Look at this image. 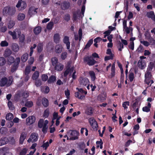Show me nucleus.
<instances>
[{"mask_svg": "<svg viewBox=\"0 0 155 155\" xmlns=\"http://www.w3.org/2000/svg\"><path fill=\"white\" fill-rule=\"evenodd\" d=\"M13 78L12 76H10L8 77L2 78L0 81V86L1 87H9L11 86L13 82Z\"/></svg>", "mask_w": 155, "mask_h": 155, "instance_id": "f257e3e1", "label": "nucleus"}, {"mask_svg": "<svg viewBox=\"0 0 155 155\" xmlns=\"http://www.w3.org/2000/svg\"><path fill=\"white\" fill-rule=\"evenodd\" d=\"M16 12L15 7L8 6L4 8L3 10V13L4 15H14Z\"/></svg>", "mask_w": 155, "mask_h": 155, "instance_id": "f03ea898", "label": "nucleus"}, {"mask_svg": "<svg viewBox=\"0 0 155 155\" xmlns=\"http://www.w3.org/2000/svg\"><path fill=\"white\" fill-rule=\"evenodd\" d=\"M76 89L78 90V91L75 93V97L80 99H84L85 96V95L87 94V91H84L82 88H79L77 87Z\"/></svg>", "mask_w": 155, "mask_h": 155, "instance_id": "7ed1b4c3", "label": "nucleus"}, {"mask_svg": "<svg viewBox=\"0 0 155 155\" xmlns=\"http://www.w3.org/2000/svg\"><path fill=\"white\" fill-rule=\"evenodd\" d=\"M20 62V58L18 57L15 59V62L12 66L11 71L12 73H14L18 68L19 64Z\"/></svg>", "mask_w": 155, "mask_h": 155, "instance_id": "20e7f679", "label": "nucleus"}, {"mask_svg": "<svg viewBox=\"0 0 155 155\" xmlns=\"http://www.w3.org/2000/svg\"><path fill=\"white\" fill-rule=\"evenodd\" d=\"M38 137L37 133L33 132L31 134L27 141L28 143H30L31 142L32 143H35L38 140Z\"/></svg>", "mask_w": 155, "mask_h": 155, "instance_id": "39448f33", "label": "nucleus"}, {"mask_svg": "<svg viewBox=\"0 0 155 155\" xmlns=\"http://www.w3.org/2000/svg\"><path fill=\"white\" fill-rule=\"evenodd\" d=\"M89 122L92 127L94 129L97 130L98 125L97 122L93 117H91L89 119Z\"/></svg>", "mask_w": 155, "mask_h": 155, "instance_id": "423d86ee", "label": "nucleus"}, {"mask_svg": "<svg viewBox=\"0 0 155 155\" xmlns=\"http://www.w3.org/2000/svg\"><path fill=\"white\" fill-rule=\"evenodd\" d=\"M110 67H111V77L113 78L115 75V64L114 63L112 65L111 63H110L108 66L106 68V71H108V69Z\"/></svg>", "mask_w": 155, "mask_h": 155, "instance_id": "0eeeda50", "label": "nucleus"}, {"mask_svg": "<svg viewBox=\"0 0 155 155\" xmlns=\"http://www.w3.org/2000/svg\"><path fill=\"white\" fill-rule=\"evenodd\" d=\"M71 133L70 134V137L69 140H74L78 139V136L79 133L77 131L75 130H71Z\"/></svg>", "mask_w": 155, "mask_h": 155, "instance_id": "6e6552de", "label": "nucleus"}, {"mask_svg": "<svg viewBox=\"0 0 155 155\" xmlns=\"http://www.w3.org/2000/svg\"><path fill=\"white\" fill-rule=\"evenodd\" d=\"M35 117L33 116H31L28 117L26 119L27 124L30 125L33 124L35 121Z\"/></svg>", "mask_w": 155, "mask_h": 155, "instance_id": "1a4fd4ad", "label": "nucleus"}, {"mask_svg": "<svg viewBox=\"0 0 155 155\" xmlns=\"http://www.w3.org/2000/svg\"><path fill=\"white\" fill-rule=\"evenodd\" d=\"M16 7L18 8L21 7L20 10H23L26 8V4L25 1H19L16 5Z\"/></svg>", "mask_w": 155, "mask_h": 155, "instance_id": "9d476101", "label": "nucleus"}, {"mask_svg": "<svg viewBox=\"0 0 155 155\" xmlns=\"http://www.w3.org/2000/svg\"><path fill=\"white\" fill-rule=\"evenodd\" d=\"M79 81L81 85L85 86L88 84L89 82L88 78L81 77H80Z\"/></svg>", "mask_w": 155, "mask_h": 155, "instance_id": "9b49d317", "label": "nucleus"}, {"mask_svg": "<svg viewBox=\"0 0 155 155\" xmlns=\"http://www.w3.org/2000/svg\"><path fill=\"white\" fill-rule=\"evenodd\" d=\"M70 6V5L69 2L64 1L61 3V7L62 10H65L68 8Z\"/></svg>", "mask_w": 155, "mask_h": 155, "instance_id": "f8f14e48", "label": "nucleus"}, {"mask_svg": "<svg viewBox=\"0 0 155 155\" xmlns=\"http://www.w3.org/2000/svg\"><path fill=\"white\" fill-rule=\"evenodd\" d=\"M63 42L66 45L67 48L69 49L70 47V42L69 41V37L67 36H64L63 40Z\"/></svg>", "mask_w": 155, "mask_h": 155, "instance_id": "ddd939ff", "label": "nucleus"}, {"mask_svg": "<svg viewBox=\"0 0 155 155\" xmlns=\"http://www.w3.org/2000/svg\"><path fill=\"white\" fill-rule=\"evenodd\" d=\"M27 134L24 132H22L20 135L19 138V143L20 144H23L24 140L26 139Z\"/></svg>", "mask_w": 155, "mask_h": 155, "instance_id": "4468645a", "label": "nucleus"}, {"mask_svg": "<svg viewBox=\"0 0 155 155\" xmlns=\"http://www.w3.org/2000/svg\"><path fill=\"white\" fill-rule=\"evenodd\" d=\"M17 31L18 32V35L19 36V40L20 42L21 43H23L25 41V36L24 34H22L21 35V32L19 30H17Z\"/></svg>", "mask_w": 155, "mask_h": 155, "instance_id": "2eb2a0df", "label": "nucleus"}, {"mask_svg": "<svg viewBox=\"0 0 155 155\" xmlns=\"http://www.w3.org/2000/svg\"><path fill=\"white\" fill-rule=\"evenodd\" d=\"M9 141L8 138L6 137H2L0 140V146L7 143Z\"/></svg>", "mask_w": 155, "mask_h": 155, "instance_id": "dca6fc26", "label": "nucleus"}, {"mask_svg": "<svg viewBox=\"0 0 155 155\" xmlns=\"http://www.w3.org/2000/svg\"><path fill=\"white\" fill-rule=\"evenodd\" d=\"M82 37V31L81 28H80L78 31V36L77 35H74V39L76 41L78 40V39L79 41H80Z\"/></svg>", "mask_w": 155, "mask_h": 155, "instance_id": "f3484780", "label": "nucleus"}, {"mask_svg": "<svg viewBox=\"0 0 155 155\" xmlns=\"http://www.w3.org/2000/svg\"><path fill=\"white\" fill-rule=\"evenodd\" d=\"M145 64L144 61H143L141 60H140L137 63V65L138 67L141 69H143L144 68V65Z\"/></svg>", "mask_w": 155, "mask_h": 155, "instance_id": "a211bd4d", "label": "nucleus"}, {"mask_svg": "<svg viewBox=\"0 0 155 155\" xmlns=\"http://www.w3.org/2000/svg\"><path fill=\"white\" fill-rule=\"evenodd\" d=\"M147 16L148 18H151L154 21H155V15L153 11L148 12L147 13Z\"/></svg>", "mask_w": 155, "mask_h": 155, "instance_id": "6ab92c4d", "label": "nucleus"}, {"mask_svg": "<svg viewBox=\"0 0 155 155\" xmlns=\"http://www.w3.org/2000/svg\"><path fill=\"white\" fill-rule=\"evenodd\" d=\"M55 51L57 53H61L62 50V46L61 44L57 45L55 47Z\"/></svg>", "mask_w": 155, "mask_h": 155, "instance_id": "aec40b11", "label": "nucleus"}, {"mask_svg": "<svg viewBox=\"0 0 155 155\" xmlns=\"http://www.w3.org/2000/svg\"><path fill=\"white\" fill-rule=\"evenodd\" d=\"M64 65L61 64H57L55 66V69L57 71H60L64 68Z\"/></svg>", "mask_w": 155, "mask_h": 155, "instance_id": "412c9836", "label": "nucleus"}, {"mask_svg": "<svg viewBox=\"0 0 155 155\" xmlns=\"http://www.w3.org/2000/svg\"><path fill=\"white\" fill-rule=\"evenodd\" d=\"M42 103L45 107H47L49 105L48 100L45 97H44L42 99Z\"/></svg>", "mask_w": 155, "mask_h": 155, "instance_id": "4be33fe9", "label": "nucleus"}, {"mask_svg": "<svg viewBox=\"0 0 155 155\" xmlns=\"http://www.w3.org/2000/svg\"><path fill=\"white\" fill-rule=\"evenodd\" d=\"M53 39L54 41L56 43H59L60 41V36L59 34L56 33L54 35Z\"/></svg>", "mask_w": 155, "mask_h": 155, "instance_id": "5701e85b", "label": "nucleus"}, {"mask_svg": "<svg viewBox=\"0 0 155 155\" xmlns=\"http://www.w3.org/2000/svg\"><path fill=\"white\" fill-rule=\"evenodd\" d=\"M41 28L40 26H38L35 28L34 29V32L35 34L37 35L41 32Z\"/></svg>", "mask_w": 155, "mask_h": 155, "instance_id": "b1692460", "label": "nucleus"}, {"mask_svg": "<svg viewBox=\"0 0 155 155\" xmlns=\"http://www.w3.org/2000/svg\"><path fill=\"white\" fill-rule=\"evenodd\" d=\"M149 42L151 45H155V40L152 37H151L150 35L147 38Z\"/></svg>", "mask_w": 155, "mask_h": 155, "instance_id": "393cba45", "label": "nucleus"}, {"mask_svg": "<svg viewBox=\"0 0 155 155\" xmlns=\"http://www.w3.org/2000/svg\"><path fill=\"white\" fill-rule=\"evenodd\" d=\"M12 54V51L9 49H6L4 54V56L5 57L7 58L10 56Z\"/></svg>", "mask_w": 155, "mask_h": 155, "instance_id": "a878e982", "label": "nucleus"}, {"mask_svg": "<svg viewBox=\"0 0 155 155\" xmlns=\"http://www.w3.org/2000/svg\"><path fill=\"white\" fill-rule=\"evenodd\" d=\"M28 57V53H26L24 54L21 57V60L23 62H25Z\"/></svg>", "mask_w": 155, "mask_h": 155, "instance_id": "bb28decb", "label": "nucleus"}, {"mask_svg": "<svg viewBox=\"0 0 155 155\" xmlns=\"http://www.w3.org/2000/svg\"><path fill=\"white\" fill-rule=\"evenodd\" d=\"M56 80V77L53 76L51 75L48 80V82L49 84H51L54 82Z\"/></svg>", "mask_w": 155, "mask_h": 155, "instance_id": "cd10ccee", "label": "nucleus"}, {"mask_svg": "<svg viewBox=\"0 0 155 155\" xmlns=\"http://www.w3.org/2000/svg\"><path fill=\"white\" fill-rule=\"evenodd\" d=\"M15 62V59L12 56H10L8 58V64L10 65L14 63Z\"/></svg>", "mask_w": 155, "mask_h": 155, "instance_id": "c85d7f7f", "label": "nucleus"}, {"mask_svg": "<svg viewBox=\"0 0 155 155\" xmlns=\"http://www.w3.org/2000/svg\"><path fill=\"white\" fill-rule=\"evenodd\" d=\"M153 68H155V64L153 62H150L148 66L147 70L149 71H151Z\"/></svg>", "mask_w": 155, "mask_h": 155, "instance_id": "c756f323", "label": "nucleus"}, {"mask_svg": "<svg viewBox=\"0 0 155 155\" xmlns=\"http://www.w3.org/2000/svg\"><path fill=\"white\" fill-rule=\"evenodd\" d=\"M93 113L92 108L91 107H88L86 110V113L88 115H91Z\"/></svg>", "mask_w": 155, "mask_h": 155, "instance_id": "7c9ffc66", "label": "nucleus"}, {"mask_svg": "<svg viewBox=\"0 0 155 155\" xmlns=\"http://www.w3.org/2000/svg\"><path fill=\"white\" fill-rule=\"evenodd\" d=\"M50 113L49 109V108H47L44 111L43 117L45 118H47L49 116Z\"/></svg>", "mask_w": 155, "mask_h": 155, "instance_id": "2f4dec72", "label": "nucleus"}, {"mask_svg": "<svg viewBox=\"0 0 155 155\" xmlns=\"http://www.w3.org/2000/svg\"><path fill=\"white\" fill-rule=\"evenodd\" d=\"M43 44L40 43L38 44L37 46V51L38 53H41L43 50Z\"/></svg>", "mask_w": 155, "mask_h": 155, "instance_id": "473e14b6", "label": "nucleus"}, {"mask_svg": "<svg viewBox=\"0 0 155 155\" xmlns=\"http://www.w3.org/2000/svg\"><path fill=\"white\" fill-rule=\"evenodd\" d=\"M39 72L38 71H35L32 75V78L33 80H36L39 77Z\"/></svg>", "mask_w": 155, "mask_h": 155, "instance_id": "72a5a7b5", "label": "nucleus"}, {"mask_svg": "<svg viewBox=\"0 0 155 155\" xmlns=\"http://www.w3.org/2000/svg\"><path fill=\"white\" fill-rule=\"evenodd\" d=\"M89 75L91 78V80L93 81H94L96 79L95 74L93 71H90L89 72Z\"/></svg>", "mask_w": 155, "mask_h": 155, "instance_id": "f704fd0d", "label": "nucleus"}, {"mask_svg": "<svg viewBox=\"0 0 155 155\" xmlns=\"http://www.w3.org/2000/svg\"><path fill=\"white\" fill-rule=\"evenodd\" d=\"M93 43V40L92 39H91L89 40L87 42L86 45L85 47L84 48V49H87L89 48L90 47L91 45Z\"/></svg>", "mask_w": 155, "mask_h": 155, "instance_id": "c9c22d12", "label": "nucleus"}, {"mask_svg": "<svg viewBox=\"0 0 155 155\" xmlns=\"http://www.w3.org/2000/svg\"><path fill=\"white\" fill-rule=\"evenodd\" d=\"M92 59L91 56H87L84 57L83 59V61L85 63H86L87 64L88 62Z\"/></svg>", "mask_w": 155, "mask_h": 155, "instance_id": "e433bc0d", "label": "nucleus"}, {"mask_svg": "<svg viewBox=\"0 0 155 155\" xmlns=\"http://www.w3.org/2000/svg\"><path fill=\"white\" fill-rule=\"evenodd\" d=\"M8 106L10 110H13L15 109L14 105H13L12 102L10 101H9L8 102Z\"/></svg>", "mask_w": 155, "mask_h": 155, "instance_id": "4c0bfd02", "label": "nucleus"}, {"mask_svg": "<svg viewBox=\"0 0 155 155\" xmlns=\"http://www.w3.org/2000/svg\"><path fill=\"white\" fill-rule=\"evenodd\" d=\"M8 34L12 36L13 39H15L17 38V34L15 31H9Z\"/></svg>", "mask_w": 155, "mask_h": 155, "instance_id": "58836bf2", "label": "nucleus"}, {"mask_svg": "<svg viewBox=\"0 0 155 155\" xmlns=\"http://www.w3.org/2000/svg\"><path fill=\"white\" fill-rule=\"evenodd\" d=\"M25 16L24 14L19 13L18 16V19L19 21H22L25 19Z\"/></svg>", "mask_w": 155, "mask_h": 155, "instance_id": "ea45409f", "label": "nucleus"}, {"mask_svg": "<svg viewBox=\"0 0 155 155\" xmlns=\"http://www.w3.org/2000/svg\"><path fill=\"white\" fill-rule=\"evenodd\" d=\"M13 118V115L11 113H9L7 114L6 116V119L8 120H10Z\"/></svg>", "mask_w": 155, "mask_h": 155, "instance_id": "a19ab883", "label": "nucleus"}, {"mask_svg": "<svg viewBox=\"0 0 155 155\" xmlns=\"http://www.w3.org/2000/svg\"><path fill=\"white\" fill-rule=\"evenodd\" d=\"M51 61L52 65L54 66L56 65L58 63V59L55 57L52 58L51 59Z\"/></svg>", "mask_w": 155, "mask_h": 155, "instance_id": "79ce46f5", "label": "nucleus"}, {"mask_svg": "<svg viewBox=\"0 0 155 155\" xmlns=\"http://www.w3.org/2000/svg\"><path fill=\"white\" fill-rule=\"evenodd\" d=\"M12 48L13 51L15 52L18 51L19 49L18 45L16 44H13L12 46Z\"/></svg>", "mask_w": 155, "mask_h": 155, "instance_id": "37998d69", "label": "nucleus"}, {"mask_svg": "<svg viewBox=\"0 0 155 155\" xmlns=\"http://www.w3.org/2000/svg\"><path fill=\"white\" fill-rule=\"evenodd\" d=\"M63 18L65 21L67 22H68L70 20L71 16L69 14L67 13L64 15Z\"/></svg>", "mask_w": 155, "mask_h": 155, "instance_id": "c03bdc74", "label": "nucleus"}, {"mask_svg": "<svg viewBox=\"0 0 155 155\" xmlns=\"http://www.w3.org/2000/svg\"><path fill=\"white\" fill-rule=\"evenodd\" d=\"M78 14L79 12L78 11L75 12L73 13V20L74 21H75L77 20Z\"/></svg>", "mask_w": 155, "mask_h": 155, "instance_id": "a18cd8bd", "label": "nucleus"}, {"mask_svg": "<svg viewBox=\"0 0 155 155\" xmlns=\"http://www.w3.org/2000/svg\"><path fill=\"white\" fill-rule=\"evenodd\" d=\"M54 25V23L52 21H50L49 22L47 26V28L48 30H51L52 28Z\"/></svg>", "mask_w": 155, "mask_h": 155, "instance_id": "49530a36", "label": "nucleus"}, {"mask_svg": "<svg viewBox=\"0 0 155 155\" xmlns=\"http://www.w3.org/2000/svg\"><path fill=\"white\" fill-rule=\"evenodd\" d=\"M78 146L80 149L82 150H83L86 147L85 144L84 142L79 143Z\"/></svg>", "mask_w": 155, "mask_h": 155, "instance_id": "de8ad7c7", "label": "nucleus"}, {"mask_svg": "<svg viewBox=\"0 0 155 155\" xmlns=\"http://www.w3.org/2000/svg\"><path fill=\"white\" fill-rule=\"evenodd\" d=\"M6 62V60L4 57H0V66H2L5 65Z\"/></svg>", "mask_w": 155, "mask_h": 155, "instance_id": "09e8293b", "label": "nucleus"}, {"mask_svg": "<svg viewBox=\"0 0 155 155\" xmlns=\"http://www.w3.org/2000/svg\"><path fill=\"white\" fill-rule=\"evenodd\" d=\"M31 71V68L30 66H27L25 70L24 73L25 75H28Z\"/></svg>", "mask_w": 155, "mask_h": 155, "instance_id": "8fccbe9b", "label": "nucleus"}, {"mask_svg": "<svg viewBox=\"0 0 155 155\" xmlns=\"http://www.w3.org/2000/svg\"><path fill=\"white\" fill-rule=\"evenodd\" d=\"M15 25L14 22L12 20H10L8 24V28H12Z\"/></svg>", "mask_w": 155, "mask_h": 155, "instance_id": "3c124183", "label": "nucleus"}, {"mask_svg": "<svg viewBox=\"0 0 155 155\" xmlns=\"http://www.w3.org/2000/svg\"><path fill=\"white\" fill-rule=\"evenodd\" d=\"M7 131V129L6 127H2L0 129V133L1 134H5Z\"/></svg>", "mask_w": 155, "mask_h": 155, "instance_id": "603ef678", "label": "nucleus"}, {"mask_svg": "<svg viewBox=\"0 0 155 155\" xmlns=\"http://www.w3.org/2000/svg\"><path fill=\"white\" fill-rule=\"evenodd\" d=\"M33 105V103L31 101H27L25 104V106L28 107H31Z\"/></svg>", "mask_w": 155, "mask_h": 155, "instance_id": "864d4df0", "label": "nucleus"}, {"mask_svg": "<svg viewBox=\"0 0 155 155\" xmlns=\"http://www.w3.org/2000/svg\"><path fill=\"white\" fill-rule=\"evenodd\" d=\"M9 141L10 143L12 144H15V138L13 137H9Z\"/></svg>", "mask_w": 155, "mask_h": 155, "instance_id": "5fc2aeb1", "label": "nucleus"}, {"mask_svg": "<svg viewBox=\"0 0 155 155\" xmlns=\"http://www.w3.org/2000/svg\"><path fill=\"white\" fill-rule=\"evenodd\" d=\"M129 78L130 82H131L133 81L134 78V74L133 72H130Z\"/></svg>", "mask_w": 155, "mask_h": 155, "instance_id": "6e6d98bb", "label": "nucleus"}, {"mask_svg": "<svg viewBox=\"0 0 155 155\" xmlns=\"http://www.w3.org/2000/svg\"><path fill=\"white\" fill-rule=\"evenodd\" d=\"M97 62V61H96L94 59H92L90 61L88 62V63L87 64L89 66H92L94 65Z\"/></svg>", "mask_w": 155, "mask_h": 155, "instance_id": "4d7b16f0", "label": "nucleus"}, {"mask_svg": "<svg viewBox=\"0 0 155 155\" xmlns=\"http://www.w3.org/2000/svg\"><path fill=\"white\" fill-rule=\"evenodd\" d=\"M0 45L2 47H6L8 45V43L6 41H2L0 43Z\"/></svg>", "mask_w": 155, "mask_h": 155, "instance_id": "13d9d810", "label": "nucleus"}, {"mask_svg": "<svg viewBox=\"0 0 155 155\" xmlns=\"http://www.w3.org/2000/svg\"><path fill=\"white\" fill-rule=\"evenodd\" d=\"M28 149L26 148H24L19 153V155H25Z\"/></svg>", "mask_w": 155, "mask_h": 155, "instance_id": "bf43d9fd", "label": "nucleus"}, {"mask_svg": "<svg viewBox=\"0 0 155 155\" xmlns=\"http://www.w3.org/2000/svg\"><path fill=\"white\" fill-rule=\"evenodd\" d=\"M68 55V53L66 52H63L61 54V59L63 60H65L66 58L67 57V56Z\"/></svg>", "mask_w": 155, "mask_h": 155, "instance_id": "052dcab7", "label": "nucleus"}, {"mask_svg": "<svg viewBox=\"0 0 155 155\" xmlns=\"http://www.w3.org/2000/svg\"><path fill=\"white\" fill-rule=\"evenodd\" d=\"M129 102L128 101H125L122 104V106L124 108V109H126L127 108V105H129Z\"/></svg>", "mask_w": 155, "mask_h": 155, "instance_id": "680f3d73", "label": "nucleus"}, {"mask_svg": "<svg viewBox=\"0 0 155 155\" xmlns=\"http://www.w3.org/2000/svg\"><path fill=\"white\" fill-rule=\"evenodd\" d=\"M138 101L136 99L135 102H134L132 105V107L134 110L137 107H138V106H138Z\"/></svg>", "mask_w": 155, "mask_h": 155, "instance_id": "e2e57ef3", "label": "nucleus"}, {"mask_svg": "<svg viewBox=\"0 0 155 155\" xmlns=\"http://www.w3.org/2000/svg\"><path fill=\"white\" fill-rule=\"evenodd\" d=\"M137 50L138 53H141L143 51L144 48L143 46L140 45L139 47L137 48Z\"/></svg>", "mask_w": 155, "mask_h": 155, "instance_id": "0e129e2a", "label": "nucleus"}, {"mask_svg": "<svg viewBox=\"0 0 155 155\" xmlns=\"http://www.w3.org/2000/svg\"><path fill=\"white\" fill-rule=\"evenodd\" d=\"M129 48L133 50L134 48V41H131L130 42V45L128 46Z\"/></svg>", "mask_w": 155, "mask_h": 155, "instance_id": "69168bd1", "label": "nucleus"}, {"mask_svg": "<svg viewBox=\"0 0 155 155\" xmlns=\"http://www.w3.org/2000/svg\"><path fill=\"white\" fill-rule=\"evenodd\" d=\"M47 127L46 124H44L43 126L42 131L44 133H46L47 132Z\"/></svg>", "mask_w": 155, "mask_h": 155, "instance_id": "338daca9", "label": "nucleus"}, {"mask_svg": "<svg viewBox=\"0 0 155 155\" xmlns=\"http://www.w3.org/2000/svg\"><path fill=\"white\" fill-rule=\"evenodd\" d=\"M114 55H110L109 56H106L104 58V61H107L109 60H112L113 58Z\"/></svg>", "mask_w": 155, "mask_h": 155, "instance_id": "774afa93", "label": "nucleus"}]
</instances>
